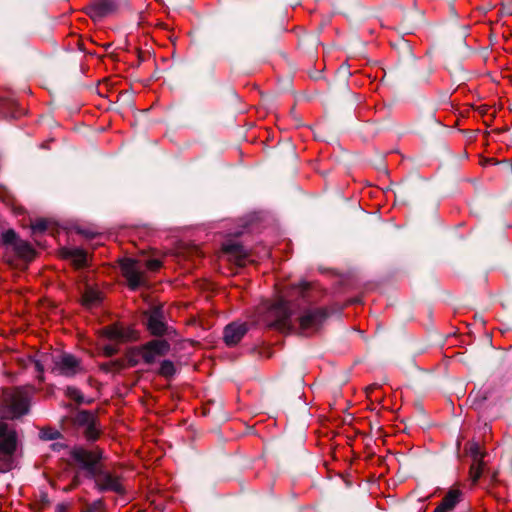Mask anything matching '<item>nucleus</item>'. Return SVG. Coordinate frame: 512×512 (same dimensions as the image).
<instances>
[{
    "instance_id": "3",
    "label": "nucleus",
    "mask_w": 512,
    "mask_h": 512,
    "mask_svg": "<svg viewBox=\"0 0 512 512\" xmlns=\"http://www.w3.org/2000/svg\"><path fill=\"white\" fill-rule=\"evenodd\" d=\"M25 368H33L38 373V379L43 380V372L50 370L53 373L66 377L75 376L83 371L81 361L69 353H37L29 356L24 364Z\"/></svg>"
},
{
    "instance_id": "17",
    "label": "nucleus",
    "mask_w": 512,
    "mask_h": 512,
    "mask_svg": "<svg viewBox=\"0 0 512 512\" xmlns=\"http://www.w3.org/2000/svg\"><path fill=\"white\" fill-rule=\"evenodd\" d=\"M66 256L69 257L78 268L86 265L87 254L81 249H71L67 251Z\"/></svg>"
},
{
    "instance_id": "12",
    "label": "nucleus",
    "mask_w": 512,
    "mask_h": 512,
    "mask_svg": "<svg viewBox=\"0 0 512 512\" xmlns=\"http://www.w3.org/2000/svg\"><path fill=\"white\" fill-rule=\"evenodd\" d=\"M248 327L245 323H231L224 329V341L227 345H236L246 334Z\"/></svg>"
},
{
    "instance_id": "5",
    "label": "nucleus",
    "mask_w": 512,
    "mask_h": 512,
    "mask_svg": "<svg viewBox=\"0 0 512 512\" xmlns=\"http://www.w3.org/2000/svg\"><path fill=\"white\" fill-rule=\"evenodd\" d=\"M16 444V432L0 422V472L4 473L13 468Z\"/></svg>"
},
{
    "instance_id": "2",
    "label": "nucleus",
    "mask_w": 512,
    "mask_h": 512,
    "mask_svg": "<svg viewBox=\"0 0 512 512\" xmlns=\"http://www.w3.org/2000/svg\"><path fill=\"white\" fill-rule=\"evenodd\" d=\"M70 456L81 469L87 472L89 477L95 480V484L100 491H111L117 494L124 492L121 479L103 470L100 462L102 459L101 451L76 447L72 449Z\"/></svg>"
},
{
    "instance_id": "18",
    "label": "nucleus",
    "mask_w": 512,
    "mask_h": 512,
    "mask_svg": "<svg viewBox=\"0 0 512 512\" xmlns=\"http://www.w3.org/2000/svg\"><path fill=\"white\" fill-rule=\"evenodd\" d=\"M484 469L483 460L481 461H473L470 467V478L473 483H476L478 479L481 477Z\"/></svg>"
},
{
    "instance_id": "26",
    "label": "nucleus",
    "mask_w": 512,
    "mask_h": 512,
    "mask_svg": "<svg viewBox=\"0 0 512 512\" xmlns=\"http://www.w3.org/2000/svg\"><path fill=\"white\" fill-rule=\"evenodd\" d=\"M146 267L149 270L155 271V270H158L161 267V262L159 260H157V259H151V260L147 261Z\"/></svg>"
},
{
    "instance_id": "1",
    "label": "nucleus",
    "mask_w": 512,
    "mask_h": 512,
    "mask_svg": "<svg viewBox=\"0 0 512 512\" xmlns=\"http://www.w3.org/2000/svg\"><path fill=\"white\" fill-rule=\"evenodd\" d=\"M308 289V283H301L292 288L289 299L281 297L274 304L259 307L257 321L282 332L309 335L316 331L326 318V312L307 308Z\"/></svg>"
},
{
    "instance_id": "14",
    "label": "nucleus",
    "mask_w": 512,
    "mask_h": 512,
    "mask_svg": "<svg viewBox=\"0 0 512 512\" xmlns=\"http://www.w3.org/2000/svg\"><path fill=\"white\" fill-rule=\"evenodd\" d=\"M103 334L110 340L125 341L130 338V331L120 325L107 326L103 329Z\"/></svg>"
},
{
    "instance_id": "25",
    "label": "nucleus",
    "mask_w": 512,
    "mask_h": 512,
    "mask_svg": "<svg viewBox=\"0 0 512 512\" xmlns=\"http://www.w3.org/2000/svg\"><path fill=\"white\" fill-rule=\"evenodd\" d=\"M66 395L77 402H81L83 399L80 390L75 387H67Z\"/></svg>"
},
{
    "instance_id": "22",
    "label": "nucleus",
    "mask_w": 512,
    "mask_h": 512,
    "mask_svg": "<svg viewBox=\"0 0 512 512\" xmlns=\"http://www.w3.org/2000/svg\"><path fill=\"white\" fill-rule=\"evenodd\" d=\"M2 240H3L4 244L10 245L13 247L15 245L16 241L19 240V238L14 230L9 229L2 233Z\"/></svg>"
},
{
    "instance_id": "21",
    "label": "nucleus",
    "mask_w": 512,
    "mask_h": 512,
    "mask_svg": "<svg viewBox=\"0 0 512 512\" xmlns=\"http://www.w3.org/2000/svg\"><path fill=\"white\" fill-rule=\"evenodd\" d=\"M61 433L53 428H44L40 431V438L43 440H56L60 438Z\"/></svg>"
},
{
    "instance_id": "6",
    "label": "nucleus",
    "mask_w": 512,
    "mask_h": 512,
    "mask_svg": "<svg viewBox=\"0 0 512 512\" xmlns=\"http://www.w3.org/2000/svg\"><path fill=\"white\" fill-rule=\"evenodd\" d=\"M170 349L166 340H152L141 346L137 355L140 356L146 364L154 363L159 357L164 356Z\"/></svg>"
},
{
    "instance_id": "13",
    "label": "nucleus",
    "mask_w": 512,
    "mask_h": 512,
    "mask_svg": "<svg viewBox=\"0 0 512 512\" xmlns=\"http://www.w3.org/2000/svg\"><path fill=\"white\" fill-rule=\"evenodd\" d=\"M463 493L459 489H450L443 497L434 512H452L455 506L462 500Z\"/></svg>"
},
{
    "instance_id": "11",
    "label": "nucleus",
    "mask_w": 512,
    "mask_h": 512,
    "mask_svg": "<svg viewBox=\"0 0 512 512\" xmlns=\"http://www.w3.org/2000/svg\"><path fill=\"white\" fill-rule=\"evenodd\" d=\"M223 250L228 255L229 260L234 261L238 266L245 265L246 259L249 256L248 251L237 242L225 243Z\"/></svg>"
},
{
    "instance_id": "7",
    "label": "nucleus",
    "mask_w": 512,
    "mask_h": 512,
    "mask_svg": "<svg viewBox=\"0 0 512 512\" xmlns=\"http://www.w3.org/2000/svg\"><path fill=\"white\" fill-rule=\"evenodd\" d=\"M147 327L149 331L156 336H161L168 332V325L165 322L162 307H153L149 310L147 313Z\"/></svg>"
},
{
    "instance_id": "15",
    "label": "nucleus",
    "mask_w": 512,
    "mask_h": 512,
    "mask_svg": "<svg viewBox=\"0 0 512 512\" xmlns=\"http://www.w3.org/2000/svg\"><path fill=\"white\" fill-rule=\"evenodd\" d=\"M13 250L18 257L25 260H31L34 256V250L32 246L27 241L21 239L16 241L15 245L13 246Z\"/></svg>"
},
{
    "instance_id": "16",
    "label": "nucleus",
    "mask_w": 512,
    "mask_h": 512,
    "mask_svg": "<svg viewBox=\"0 0 512 512\" xmlns=\"http://www.w3.org/2000/svg\"><path fill=\"white\" fill-rule=\"evenodd\" d=\"M101 299V293L92 287H87L82 295L83 305L89 308L98 305Z\"/></svg>"
},
{
    "instance_id": "10",
    "label": "nucleus",
    "mask_w": 512,
    "mask_h": 512,
    "mask_svg": "<svg viewBox=\"0 0 512 512\" xmlns=\"http://www.w3.org/2000/svg\"><path fill=\"white\" fill-rule=\"evenodd\" d=\"M116 6L115 0H97L87 7V14L94 21H98L114 12Z\"/></svg>"
},
{
    "instance_id": "29",
    "label": "nucleus",
    "mask_w": 512,
    "mask_h": 512,
    "mask_svg": "<svg viewBox=\"0 0 512 512\" xmlns=\"http://www.w3.org/2000/svg\"><path fill=\"white\" fill-rule=\"evenodd\" d=\"M4 193H5V189L0 187V199H2L3 201H6Z\"/></svg>"
},
{
    "instance_id": "30",
    "label": "nucleus",
    "mask_w": 512,
    "mask_h": 512,
    "mask_svg": "<svg viewBox=\"0 0 512 512\" xmlns=\"http://www.w3.org/2000/svg\"><path fill=\"white\" fill-rule=\"evenodd\" d=\"M62 447H63V445H62V444H60V443H54V444L52 445V448H53L54 450H60Z\"/></svg>"
},
{
    "instance_id": "20",
    "label": "nucleus",
    "mask_w": 512,
    "mask_h": 512,
    "mask_svg": "<svg viewBox=\"0 0 512 512\" xmlns=\"http://www.w3.org/2000/svg\"><path fill=\"white\" fill-rule=\"evenodd\" d=\"M175 373L174 363L170 360H164L159 367V374L165 377H170Z\"/></svg>"
},
{
    "instance_id": "19",
    "label": "nucleus",
    "mask_w": 512,
    "mask_h": 512,
    "mask_svg": "<svg viewBox=\"0 0 512 512\" xmlns=\"http://www.w3.org/2000/svg\"><path fill=\"white\" fill-rule=\"evenodd\" d=\"M467 452L472 457L473 461L483 460L484 454L482 453L480 446L476 442H471L467 446Z\"/></svg>"
},
{
    "instance_id": "4",
    "label": "nucleus",
    "mask_w": 512,
    "mask_h": 512,
    "mask_svg": "<svg viewBox=\"0 0 512 512\" xmlns=\"http://www.w3.org/2000/svg\"><path fill=\"white\" fill-rule=\"evenodd\" d=\"M31 389L28 387L6 389L0 401V418L15 419L28 412Z\"/></svg>"
},
{
    "instance_id": "28",
    "label": "nucleus",
    "mask_w": 512,
    "mask_h": 512,
    "mask_svg": "<svg viewBox=\"0 0 512 512\" xmlns=\"http://www.w3.org/2000/svg\"><path fill=\"white\" fill-rule=\"evenodd\" d=\"M56 512H68V505L61 503L56 506Z\"/></svg>"
},
{
    "instance_id": "24",
    "label": "nucleus",
    "mask_w": 512,
    "mask_h": 512,
    "mask_svg": "<svg viewBox=\"0 0 512 512\" xmlns=\"http://www.w3.org/2000/svg\"><path fill=\"white\" fill-rule=\"evenodd\" d=\"M83 512H104V503L101 500L94 501Z\"/></svg>"
},
{
    "instance_id": "8",
    "label": "nucleus",
    "mask_w": 512,
    "mask_h": 512,
    "mask_svg": "<svg viewBox=\"0 0 512 512\" xmlns=\"http://www.w3.org/2000/svg\"><path fill=\"white\" fill-rule=\"evenodd\" d=\"M74 422L84 429L85 436L88 440H95L98 437L99 431L92 413L80 411L75 415Z\"/></svg>"
},
{
    "instance_id": "9",
    "label": "nucleus",
    "mask_w": 512,
    "mask_h": 512,
    "mask_svg": "<svg viewBox=\"0 0 512 512\" xmlns=\"http://www.w3.org/2000/svg\"><path fill=\"white\" fill-rule=\"evenodd\" d=\"M122 270L129 286L136 289L145 283L143 273L139 270L137 262L133 259H126L122 263Z\"/></svg>"
},
{
    "instance_id": "27",
    "label": "nucleus",
    "mask_w": 512,
    "mask_h": 512,
    "mask_svg": "<svg viewBox=\"0 0 512 512\" xmlns=\"http://www.w3.org/2000/svg\"><path fill=\"white\" fill-rule=\"evenodd\" d=\"M117 352V348L114 345L104 346V353L107 356H112Z\"/></svg>"
},
{
    "instance_id": "23",
    "label": "nucleus",
    "mask_w": 512,
    "mask_h": 512,
    "mask_svg": "<svg viewBox=\"0 0 512 512\" xmlns=\"http://www.w3.org/2000/svg\"><path fill=\"white\" fill-rule=\"evenodd\" d=\"M48 227V222L44 219L36 220L32 225L31 229L33 234L42 233L44 232Z\"/></svg>"
}]
</instances>
